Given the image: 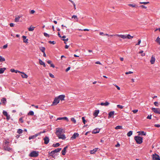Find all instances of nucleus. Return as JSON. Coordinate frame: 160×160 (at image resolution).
Listing matches in <instances>:
<instances>
[{
	"instance_id": "obj_1",
	"label": "nucleus",
	"mask_w": 160,
	"mask_h": 160,
	"mask_svg": "<svg viewBox=\"0 0 160 160\" xmlns=\"http://www.w3.org/2000/svg\"><path fill=\"white\" fill-rule=\"evenodd\" d=\"M10 142L8 140L6 139L3 140L2 145V149L3 150L10 152L13 151V149L10 147Z\"/></svg>"
},
{
	"instance_id": "obj_2",
	"label": "nucleus",
	"mask_w": 160,
	"mask_h": 160,
	"mask_svg": "<svg viewBox=\"0 0 160 160\" xmlns=\"http://www.w3.org/2000/svg\"><path fill=\"white\" fill-rule=\"evenodd\" d=\"M63 129L61 128H57L55 133L58 138L64 140L65 139L66 137L64 134H62L63 132Z\"/></svg>"
},
{
	"instance_id": "obj_3",
	"label": "nucleus",
	"mask_w": 160,
	"mask_h": 160,
	"mask_svg": "<svg viewBox=\"0 0 160 160\" xmlns=\"http://www.w3.org/2000/svg\"><path fill=\"white\" fill-rule=\"evenodd\" d=\"M110 36H117L120 38H121L122 39H126V38H128V39H130L133 38V36H130V34H128V35H122V34H112L110 35Z\"/></svg>"
},
{
	"instance_id": "obj_4",
	"label": "nucleus",
	"mask_w": 160,
	"mask_h": 160,
	"mask_svg": "<svg viewBox=\"0 0 160 160\" xmlns=\"http://www.w3.org/2000/svg\"><path fill=\"white\" fill-rule=\"evenodd\" d=\"M134 139L137 144H140L142 142L143 138L142 137L135 136L134 137Z\"/></svg>"
},
{
	"instance_id": "obj_5",
	"label": "nucleus",
	"mask_w": 160,
	"mask_h": 160,
	"mask_svg": "<svg viewBox=\"0 0 160 160\" xmlns=\"http://www.w3.org/2000/svg\"><path fill=\"white\" fill-rule=\"evenodd\" d=\"M39 155L38 152L36 151H33L30 152L29 156L31 157H36Z\"/></svg>"
},
{
	"instance_id": "obj_6",
	"label": "nucleus",
	"mask_w": 160,
	"mask_h": 160,
	"mask_svg": "<svg viewBox=\"0 0 160 160\" xmlns=\"http://www.w3.org/2000/svg\"><path fill=\"white\" fill-rule=\"evenodd\" d=\"M59 99H58L57 97H56L52 102V105H56L59 103Z\"/></svg>"
},
{
	"instance_id": "obj_7",
	"label": "nucleus",
	"mask_w": 160,
	"mask_h": 160,
	"mask_svg": "<svg viewBox=\"0 0 160 160\" xmlns=\"http://www.w3.org/2000/svg\"><path fill=\"white\" fill-rule=\"evenodd\" d=\"M152 110L155 113L160 114V108H152Z\"/></svg>"
},
{
	"instance_id": "obj_8",
	"label": "nucleus",
	"mask_w": 160,
	"mask_h": 160,
	"mask_svg": "<svg viewBox=\"0 0 160 160\" xmlns=\"http://www.w3.org/2000/svg\"><path fill=\"white\" fill-rule=\"evenodd\" d=\"M152 158L153 160H160L159 156L156 153L153 154Z\"/></svg>"
},
{
	"instance_id": "obj_9",
	"label": "nucleus",
	"mask_w": 160,
	"mask_h": 160,
	"mask_svg": "<svg viewBox=\"0 0 160 160\" xmlns=\"http://www.w3.org/2000/svg\"><path fill=\"white\" fill-rule=\"evenodd\" d=\"M79 136V134L78 133H74L72 136L71 138L70 139L73 140L76 139Z\"/></svg>"
},
{
	"instance_id": "obj_10",
	"label": "nucleus",
	"mask_w": 160,
	"mask_h": 160,
	"mask_svg": "<svg viewBox=\"0 0 160 160\" xmlns=\"http://www.w3.org/2000/svg\"><path fill=\"white\" fill-rule=\"evenodd\" d=\"M44 140V143L45 144H48L49 141V138L48 137H45L43 139Z\"/></svg>"
},
{
	"instance_id": "obj_11",
	"label": "nucleus",
	"mask_w": 160,
	"mask_h": 160,
	"mask_svg": "<svg viewBox=\"0 0 160 160\" xmlns=\"http://www.w3.org/2000/svg\"><path fill=\"white\" fill-rule=\"evenodd\" d=\"M22 17V15H19L17 16L15 19L14 21L16 22H18L19 21V19L20 18Z\"/></svg>"
},
{
	"instance_id": "obj_12",
	"label": "nucleus",
	"mask_w": 160,
	"mask_h": 160,
	"mask_svg": "<svg viewBox=\"0 0 160 160\" xmlns=\"http://www.w3.org/2000/svg\"><path fill=\"white\" fill-rule=\"evenodd\" d=\"M65 97L64 95H61L57 97L58 99H59V101L60 100L61 101L64 100Z\"/></svg>"
},
{
	"instance_id": "obj_13",
	"label": "nucleus",
	"mask_w": 160,
	"mask_h": 160,
	"mask_svg": "<svg viewBox=\"0 0 160 160\" xmlns=\"http://www.w3.org/2000/svg\"><path fill=\"white\" fill-rule=\"evenodd\" d=\"M1 102H0V104H1L2 103L3 105L6 104L7 102L6 98H3L1 99Z\"/></svg>"
},
{
	"instance_id": "obj_14",
	"label": "nucleus",
	"mask_w": 160,
	"mask_h": 160,
	"mask_svg": "<svg viewBox=\"0 0 160 160\" xmlns=\"http://www.w3.org/2000/svg\"><path fill=\"white\" fill-rule=\"evenodd\" d=\"M68 148V146H67L66 147H64L63 150L62 151V155H65L66 150Z\"/></svg>"
},
{
	"instance_id": "obj_15",
	"label": "nucleus",
	"mask_w": 160,
	"mask_h": 160,
	"mask_svg": "<svg viewBox=\"0 0 160 160\" xmlns=\"http://www.w3.org/2000/svg\"><path fill=\"white\" fill-rule=\"evenodd\" d=\"M98 149V148H96L93 149L92 150L90 151V153L91 154H94L97 151Z\"/></svg>"
},
{
	"instance_id": "obj_16",
	"label": "nucleus",
	"mask_w": 160,
	"mask_h": 160,
	"mask_svg": "<svg viewBox=\"0 0 160 160\" xmlns=\"http://www.w3.org/2000/svg\"><path fill=\"white\" fill-rule=\"evenodd\" d=\"M155 57L153 56H152L151 57V59L150 61V62L151 64H153L155 62Z\"/></svg>"
},
{
	"instance_id": "obj_17",
	"label": "nucleus",
	"mask_w": 160,
	"mask_h": 160,
	"mask_svg": "<svg viewBox=\"0 0 160 160\" xmlns=\"http://www.w3.org/2000/svg\"><path fill=\"white\" fill-rule=\"evenodd\" d=\"M20 73L22 74L21 75V76L22 78H28V76L25 73L23 72H20Z\"/></svg>"
},
{
	"instance_id": "obj_18",
	"label": "nucleus",
	"mask_w": 160,
	"mask_h": 160,
	"mask_svg": "<svg viewBox=\"0 0 160 160\" xmlns=\"http://www.w3.org/2000/svg\"><path fill=\"white\" fill-rule=\"evenodd\" d=\"M99 112V111L98 110H95L94 113L93 114V115L95 116V117H96L98 116Z\"/></svg>"
},
{
	"instance_id": "obj_19",
	"label": "nucleus",
	"mask_w": 160,
	"mask_h": 160,
	"mask_svg": "<svg viewBox=\"0 0 160 160\" xmlns=\"http://www.w3.org/2000/svg\"><path fill=\"white\" fill-rule=\"evenodd\" d=\"M114 114V111H111L109 113L108 118H109L113 116Z\"/></svg>"
},
{
	"instance_id": "obj_20",
	"label": "nucleus",
	"mask_w": 160,
	"mask_h": 160,
	"mask_svg": "<svg viewBox=\"0 0 160 160\" xmlns=\"http://www.w3.org/2000/svg\"><path fill=\"white\" fill-rule=\"evenodd\" d=\"M39 63L40 65H43L44 67H46L45 63L41 59H39Z\"/></svg>"
},
{
	"instance_id": "obj_21",
	"label": "nucleus",
	"mask_w": 160,
	"mask_h": 160,
	"mask_svg": "<svg viewBox=\"0 0 160 160\" xmlns=\"http://www.w3.org/2000/svg\"><path fill=\"white\" fill-rule=\"evenodd\" d=\"M109 104V102H101L100 104L101 106H108Z\"/></svg>"
},
{
	"instance_id": "obj_22",
	"label": "nucleus",
	"mask_w": 160,
	"mask_h": 160,
	"mask_svg": "<svg viewBox=\"0 0 160 160\" xmlns=\"http://www.w3.org/2000/svg\"><path fill=\"white\" fill-rule=\"evenodd\" d=\"M22 38L23 39V42L25 43L28 42V39L26 38L27 37L24 36H23Z\"/></svg>"
},
{
	"instance_id": "obj_23",
	"label": "nucleus",
	"mask_w": 160,
	"mask_h": 160,
	"mask_svg": "<svg viewBox=\"0 0 160 160\" xmlns=\"http://www.w3.org/2000/svg\"><path fill=\"white\" fill-rule=\"evenodd\" d=\"M100 129L98 128H96L94 129L92 131L93 133H97L99 132Z\"/></svg>"
},
{
	"instance_id": "obj_24",
	"label": "nucleus",
	"mask_w": 160,
	"mask_h": 160,
	"mask_svg": "<svg viewBox=\"0 0 160 160\" xmlns=\"http://www.w3.org/2000/svg\"><path fill=\"white\" fill-rule=\"evenodd\" d=\"M61 150V148H58L53 151V152H55V153H57L59 152Z\"/></svg>"
},
{
	"instance_id": "obj_25",
	"label": "nucleus",
	"mask_w": 160,
	"mask_h": 160,
	"mask_svg": "<svg viewBox=\"0 0 160 160\" xmlns=\"http://www.w3.org/2000/svg\"><path fill=\"white\" fill-rule=\"evenodd\" d=\"M138 133H139V135H145L146 134V133L143 131L138 132Z\"/></svg>"
},
{
	"instance_id": "obj_26",
	"label": "nucleus",
	"mask_w": 160,
	"mask_h": 160,
	"mask_svg": "<svg viewBox=\"0 0 160 160\" xmlns=\"http://www.w3.org/2000/svg\"><path fill=\"white\" fill-rule=\"evenodd\" d=\"M2 113L3 114V115H4L6 117L9 115H8V114L7 112L5 111H3Z\"/></svg>"
},
{
	"instance_id": "obj_27",
	"label": "nucleus",
	"mask_w": 160,
	"mask_h": 160,
	"mask_svg": "<svg viewBox=\"0 0 160 160\" xmlns=\"http://www.w3.org/2000/svg\"><path fill=\"white\" fill-rule=\"evenodd\" d=\"M34 28H35L34 27H32V26H31L29 28H28V30L29 31H32L34 30Z\"/></svg>"
},
{
	"instance_id": "obj_28",
	"label": "nucleus",
	"mask_w": 160,
	"mask_h": 160,
	"mask_svg": "<svg viewBox=\"0 0 160 160\" xmlns=\"http://www.w3.org/2000/svg\"><path fill=\"white\" fill-rule=\"evenodd\" d=\"M6 68H0V74H2L3 73L4 71L5 70Z\"/></svg>"
},
{
	"instance_id": "obj_29",
	"label": "nucleus",
	"mask_w": 160,
	"mask_h": 160,
	"mask_svg": "<svg viewBox=\"0 0 160 160\" xmlns=\"http://www.w3.org/2000/svg\"><path fill=\"white\" fill-rule=\"evenodd\" d=\"M39 49L42 52H45V48L44 47H40Z\"/></svg>"
},
{
	"instance_id": "obj_30",
	"label": "nucleus",
	"mask_w": 160,
	"mask_h": 160,
	"mask_svg": "<svg viewBox=\"0 0 160 160\" xmlns=\"http://www.w3.org/2000/svg\"><path fill=\"white\" fill-rule=\"evenodd\" d=\"M72 18H74V19L76 20L77 22L78 21V18L77 16L75 15H73L72 17Z\"/></svg>"
},
{
	"instance_id": "obj_31",
	"label": "nucleus",
	"mask_w": 160,
	"mask_h": 160,
	"mask_svg": "<svg viewBox=\"0 0 160 160\" xmlns=\"http://www.w3.org/2000/svg\"><path fill=\"white\" fill-rule=\"evenodd\" d=\"M155 41L158 43L159 45L160 44V38L159 37H158L156 39Z\"/></svg>"
},
{
	"instance_id": "obj_32",
	"label": "nucleus",
	"mask_w": 160,
	"mask_h": 160,
	"mask_svg": "<svg viewBox=\"0 0 160 160\" xmlns=\"http://www.w3.org/2000/svg\"><path fill=\"white\" fill-rule=\"evenodd\" d=\"M132 134V131H129L127 134V135L128 137H130L131 136Z\"/></svg>"
},
{
	"instance_id": "obj_33",
	"label": "nucleus",
	"mask_w": 160,
	"mask_h": 160,
	"mask_svg": "<svg viewBox=\"0 0 160 160\" xmlns=\"http://www.w3.org/2000/svg\"><path fill=\"white\" fill-rule=\"evenodd\" d=\"M34 112L32 111H30L28 114V115L33 116L34 115Z\"/></svg>"
},
{
	"instance_id": "obj_34",
	"label": "nucleus",
	"mask_w": 160,
	"mask_h": 160,
	"mask_svg": "<svg viewBox=\"0 0 160 160\" xmlns=\"http://www.w3.org/2000/svg\"><path fill=\"white\" fill-rule=\"evenodd\" d=\"M60 146V144L59 143H57L55 144H53L52 146L54 147H57Z\"/></svg>"
},
{
	"instance_id": "obj_35",
	"label": "nucleus",
	"mask_w": 160,
	"mask_h": 160,
	"mask_svg": "<svg viewBox=\"0 0 160 160\" xmlns=\"http://www.w3.org/2000/svg\"><path fill=\"white\" fill-rule=\"evenodd\" d=\"M115 129H122V126H118L115 128Z\"/></svg>"
},
{
	"instance_id": "obj_36",
	"label": "nucleus",
	"mask_w": 160,
	"mask_h": 160,
	"mask_svg": "<svg viewBox=\"0 0 160 160\" xmlns=\"http://www.w3.org/2000/svg\"><path fill=\"white\" fill-rule=\"evenodd\" d=\"M5 61L4 58L2 57L1 56H0V62H4Z\"/></svg>"
},
{
	"instance_id": "obj_37",
	"label": "nucleus",
	"mask_w": 160,
	"mask_h": 160,
	"mask_svg": "<svg viewBox=\"0 0 160 160\" xmlns=\"http://www.w3.org/2000/svg\"><path fill=\"white\" fill-rule=\"evenodd\" d=\"M71 121L73 122L74 123H76V120L74 118H71Z\"/></svg>"
},
{
	"instance_id": "obj_38",
	"label": "nucleus",
	"mask_w": 160,
	"mask_h": 160,
	"mask_svg": "<svg viewBox=\"0 0 160 160\" xmlns=\"http://www.w3.org/2000/svg\"><path fill=\"white\" fill-rule=\"evenodd\" d=\"M36 138V137H35V135H32V136H30L29 137L28 139L29 140H30L31 139H34V138Z\"/></svg>"
},
{
	"instance_id": "obj_39",
	"label": "nucleus",
	"mask_w": 160,
	"mask_h": 160,
	"mask_svg": "<svg viewBox=\"0 0 160 160\" xmlns=\"http://www.w3.org/2000/svg\"><path fill=\"white\" fill-rule=\"evenodd\" d=\"M22 130L21 129H19L18 130L17 132L19 134H20L22 132Z\"/></svg>"
},
{
	"instance_id": "obj_40",
	"label": "nucleus",
	"mask_w": 160,
	"mask_h": 160,
	"mask_svg": "<svg viewBox=\"0 0 160 160\" xmlns=\"http://www.w3.org/2000/svg\"><path fill=\"white\" fill-rule=\"evenodd\" d=\"M117 107L118 108H120V109H122L123 108V106L122 105H117Z\"/></svg>"
},
{
	"instance_id": "obj_41",
	"label": "nucleus",
	"mask_w": 160,
	"mask_h": 160,
	"mask_svg": "<svg viewBox=\"0 0 160 160\" xmlns=\"http://www.w3.org/2000/svg\"><path fill=\"white\" fill-rule=\"evenodd\" d=\"M82 122L84 124H85L86 120H85V118L84 117H82Z\"/></svg>"
},
{
	"instance_id": "obj_42",
	"label": "nucleus",
	"mask_w": 160,
	"mask_h": 160,
	"mask_svg": "<svg viewBox=\"0 0 160 160\" xmlns=\"http://www.w3.org/2000/svg\"><path fill=\"white\" fill-rule=\"evenodd\" d=\"M128 5L129 6L132 7H136V5H133V4H129Z\"/></svg>"
},
{
	"instance_id": "obj_43",
	"label": "nucleus",
	"mask_w": 160,
	"mask_h": 160,
	"mask_svg": "<svg viewBox=\"0 0 160 160\" xmlns=\"http://www.w3.org/2000/svg\"><path fill=\"white\" fill-rule=\"evenodd\" d=\"M48 42L49 43L52 44H54L56 43V42L54 41H49Z\"/></svg>"
},
{
	"instance_id": "obj_44",
	"label": "nucleus",
	"mask_w": 160,
	"mask_h": 160,
	"mask_svg": "<svg viewBox=\"0 0 160 160\" xmlns=\"http://www.w3.org/2000/svg\"><path fill=\"white\" fill-rule=\"evenodd\" d=\"M78 30L79 31H88L89 30V29H84L83 30V29H78Z\"/></svg>"
},
{
	"instance_id": "obj_45",
	"label": "nucleus",
	"mask_w": 160,
	"mask_h": 160,
	"mask_svg": "<svg viewBox=\"0 0 160 160\" xmlns=\"http://www.w3.org/2000/svg\"><path fill=\"white\" fill-rule=\"evenodd\" d=\"M43 34H44V36L46 37H49V35L46 32H44Z\"/></svg>"
},
{
	"instance_id": "obj_46",
	"label": "nucleus",
	"mask_w": 160,
	"mask_h": 160,
	"mask_svg": "<svg viewBox=\"0 0 160 160\" xmlns=\"http://www.w3.org/2000/svg\"><path fill=\"white\" fill-rule=\"evenodd\" d=\"M133 73V72L132 71H129L128 72H125V74H132Z\"/></svg>"
},
{
	"instance_id": "obj_47",
	"label": "nucleus",
	"mask_w": 160,
	"mask_h": 160,
	"mask_svg": "<svg viewBox=\"0 0 160 160\" xmlns=\"http://www.w3.org/2000/svg\"><path fill=\"white\" fill-rule=\"evenodd\" d=\"M41 133H42V132H38V133L36 134L35 135V137L36 138L39 135H40Z\"/></svg>"
},
{
	"instance_id": "obj_48",
	"label": "nucleus",
	"mask_w": 160,
	"mask_h": 160,
	"mask_svg": "<svg viewBox=\"0 0 160 160\" xmlns=\"http://www.w3.org/2000/svg\"><path fill=\"white\" fill-rule=\"evenodd\" d=\"M147 118L148 119H151L152 118V115H148L147 116Z\"/></svg>"
},
{
	"instance_id": "obj_49",
	"label": "nucleus",
	"mask_w": 160,
	"mask_h": 160,
	"mask_svg": "<svg viewBox=\"0 0 160 160\" xmlns=\"http://www.w3.org/2000/svg\"><path fill=\"white\" fill-rule=\"evenodd\" d=\"M49 75L50 77L51 78H54V76L51 73H49Z\"/></svg>"
},
{
	"instance_id": "obj_50",
	"label": "nucleus",
	"mask_w": 160,
	"mask_h": 160,
	"mask_svg": "<svg viewBox=\"0 0 160 160\" xmlns=\"http://www.w3.org/2000/svg\"><path fill=\"white\" fill-rule=\"evenodd\" d=\"M154 105L156 106H158V102H155L154 103Z\"/></svg>"
},
{
	"instance_id": "obj_51",
	"label": "nucleus",
	"mask_w": 160,
	"mask_h": 160,
	"mask_svg": "<svg viewBox=\"0 0 160 160\" xmlns=\"http://www.w3.org/2000/svg\"><path fill=\"white\" fill-rule=\"evenodd\" d=\"M149 3V2H140V4H146Z\"/></svg>"
},
{
	"instance_id": "obj_52",
	"label": "nucleus",
	"mask_w": 160,
	"mask_h": 160,
	"mask_svg": "<svg viewBox=\"0 0 160 160\" xmlns=\"http://www.w3.org/2000/svg\"><path fill=\"white\" fill-rule=\"evenodd\" d=\"M63 120V117L58 118H57L56 120L57 121L58 120Z\"/></svg>"
},
{
	"instance_id": "obj_53",
	"label": "nucleus",
	"mask_w": 160,
	"mask_h": 160,
	"mask_svg": "<svg viewBox=\"0 0 160 160\" xmlns=\"http://www.w3.org/2000/svg\"><path fill=\"white\" fill-rule=\"evenodd\" d=\"M114 85L117 88V89L118 90H120V88L119 87H118V85Z\"/></svg>"
},
{
	"instance_id": "obj_54",
	"label": "nucleus",
	"mask_w": 160,
	"mask_h": 160,
	"mask_svg": "<svg viewBox=\"0 0 160 160\" xmlns=\"http://www.w3.org/2000/svg\"><path fill=\"white\" fill-rule=\"evenodd\" d=\"M138 43L136 45H139L140 44V43H141V40L140 39H138Z\"/></svg>"
},
{
	"instance_id": "obj_55",
	"label": "nucleus",
	"mask_w": 160,
	"mask_h": 160,
	"mask_svg": "<svg viewBox=\"0 0 160 160\" xmlns=\"http://www.w3.org/2000/svg\"><path fill=\"white\" fill-rule=\"evenodd\" d=\"M35 11L34 10H31V11H30V13L31 14H33L35 13Z\"/></svg>"
},
{
	"instance_id": "obj_56",
	"label": "nucleus",
	"mask_w": 160,
	"mask_h": 160,
	"mask_svg": "<svg viewBox=\"0 0 160 160\" xmlns=\"http://www.w3.org/2000/svg\"><path fill=\"white\" fill-rule=\"evenodd\" d=\"M7 47H8L7 44H6V45H4L3 46V49H5V48H7Z\"/></svg>"
},
{
	"instance_id": "obj_57",
	"label": "nucleus",
	"mask_w": 160,
	"mask_h": 160,
	"mask_svg": "<svg viewBox=\"0 0 160 160\" xmlns=\"http://www.w3.org/2000/svg\"><path fill=\"white\" fill-rule=\"evenodd\" d=\"M63 119L66 120L67 121H68L69 120L67 117H63Z\"/></svg>"
},
{
	"instance_id": "obj_58",
	"label": "nucleus",
	"mask_w": 160,
	"mask_h": 160,
	"mask_svg": "<svg viewBox=\"0 0 160 160\" xmlns=\"http://www.w3.org/2000/svg\"><path fill=\"white\" fill-rule=\"evenodd\" d=\"M132 112L134 113H136L138 112V110H132Z\"/></svg>"
},
{
	"instance_id": "obj_59",
	"label": "nucleus",
	"mask_w": 160,
	"mask_h": 160,
	"mask_svg": "<svg viewBox=\"0 0 160 160\" xmlns=\"http://www.w3.org/2000/svg\"><path fill=\"white\" fill-rule=\"evenodd\" d=\"M140 7H141L142 8H145V9H146L147 8V7L146 6H145L143 5H141L140 6Z\"/></svg>"
},
{
	"instance_id": "obj_60",
	"label": "nucleus",
	"mask_w": 160,
	"mask_h": 160,
	"mask_svg": "<svg viewBox=\"0 0 160 160\" xmlns=\"http://www.w3.org/2000/svg\"><path fill=\"white\" fill-rule=\"evenodd\" d=\"M70 67H69L66 69V72H68L70 69Z\"/></svg>"
},
{
	"instance_id": "obj_61",
	"label": "nucleus",
	"mask_w": 160,
	"mask_h": 160,
	"mask_svg": "<svg viewBox=\"0 0 160 160\" xmlns=\"http://www.w3.org/2000/svg\"><path fill=\"white\" fill-rule=\"evenodd\" d=\"M69 1L72 3V4H73V5L74 6V7H75V3L74 2H73V1H72V0H69Z\"/></svg>"
},
{
	"instance_id": "obj_62",
	"label": "nucleus",
	"mask_w": 160,
	"mask_h": 160,
	"mask_svg": "<svg viewBox=\"0 0 160 160\" xmlns=\"http://www.w3.org/2000/svg\"><path fill=\"white\" fill-rule=\"evenodd\" d=\"M154 126L155 127H158V128H159L160 127V125L158 124H156L154 125Z\"/></svg>"
},
{
	"instance_id": "obj_63",
	"label": "nucleus",
	"mask_w": 160,
	"mask_h": 160,
	"mask_svg": "<svg viewBox=\"0 0 160 160\" xmlns=\"http://www.w3.org/2000/svg\"><path fill=\"white\" fill-rule=\"evenodd\" d=\"M95 63L96 64H98L100 65H102V64L101 63V62L99 61H97L95 62Z\"/></svg>"
},
{
	"instance_id": "obj_64",
	"label": "nucleus",
	"mask_w": 160,
	"mask_h": 160,
	"mask_svg": "<svg viewBox=\"0 0 160 160\" xmlns=\"http://www.w3.org/2000/svg\"><path fill=\"white\" fill-rule=\"evenodd\" d=\"M120 146V145L119 143H118L115 145V147H119Z\"/></svg>"
}]
</instances>
